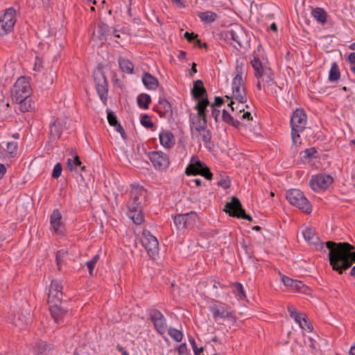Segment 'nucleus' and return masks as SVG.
Here are the masks:
<instances>
[{
    "label": "nucleus",
    "mask_w": 355,
    "mask_h": 355,
    "mask_svg": "<svg viewBox=\"0 0 355 355\" xmlns=\"http://www.w3.org/2000/svg\"><path fill=\"white\" fill-rule=\"evenodd\" d=\"M274 76V73L270 68H266L261 76H259L257 78L262 80L263 83V88L267 95L277 98L279 93L283 90V87L277 85Z\"/></svg>",
    "instance_id": "20e7f679"
},
{
    "label": "nucleus",
    "mask_w": 355,
    "mask_h": 355,
    "mask_svg": "<svg viewBox=\"0 0 355 355\" xmlns=\"http://www.w3.org/2000/svg\"><path fill=\"white\" fill-rule=\"evenodd\" d=\"M297 128L291 127V138L293 144H295L297 142V140L300 139V133L302 131H298L297 130Z\"/></svg>",
    "instance_id": "13d9d810"
},
{
    "label": "nucleus",
    "mask_w": 355,
    "mask_h": 355,
    "mask_svg": "<svg viewBox=\"0 0 355 355\" xmlns=\"http://www.w3.org/2000/svg\"><path fill=\"white\" fill-rule=\"evenodd\" d=\"M282 281L286 286L291 287V288H293V286H294L296 279H293L290 278L289 277L284 275L282 277Z\"/></svg>",
    "instance_id": "6e6d98bb"
},
{
    "label": "nucleus",
    "mask_w": 355,
    "mask_h": 355,
    "mask_svg": "<svg viewBox=\"0 0 355 355\" xmlns=\"http://www.w3.org/2000/svg\"><path fill=\"white\" fill-rule=\"evenodd\" d=\"M16 23V10L13 7L6 9L0 16V36H4L12 31Z\"/></svg>",
    "instance_id": "0eeeda50"
},
{
    "label": "nucleus",
    "mask_w": 355,
    "mask_h": 355,
    "mask_svg": "<svg viewBox=\"0 0 355 355\" xmlns=\"http://www.w3.org/2000/svg\"><path fill=\"white\" fill-rule=\"evenodd\" d=\"M31 92L30 83L24 76L19 78L11 89L12 100L19 104V109L22 112H29L33 108L31 98Z\"/></svg>",
    "instance_id": "f03ea898"
},
{
    "label": "nucleus",
    "mask_w": 355,
    "mask_h": 355,
    "mask_svg": "<svg viewBox=\"0 0 355 355\" xmlns=\"http://www.w3.org/2000/svg\"><path fill=\"white\" fill-rule=\"evenodd\" d=\"M62 215L58 209L53 210L50 216V223L55 234H62Z\"/></svg>",
    "instance_id": "393cba45"
},
{
    "label": "nucleus",
    "mask_w": 355,
    "mask_h": 355,
    "mask_svg": "<svg viewBox=\"0 0 355 355\" xmlns=\"http://www.w3.org/2000/svg\"><path fill=\"white\" fill-rule=\"evenodd\" d=\"M340 77V71L339 67L336 62L331 64V68L329 73V80L330 82H336L339 80Z\"/></svg>",
    "instance_id": "f704fd0d"
},
{
    "label": "nucleus",
    "mask_w": 355,
    "mask_h": 355,
    "mask_svg": "<svg viewBox=\"0 0 355 355\" xmlns=\"http://www.w3.org/2000/svg\"><path fill=\"white\" fill-rule=\"evenodd\" d=\"M232 93L234 97L236 100H237L241 103H246L247 96L245 94V87L238 88V89H232Z\"/></svg>",
    "instance_id": "a19ab883"
},
{
    "label": "nucleus",
    "mask_w": 355,
    "mask_h": 355,
    "mask_svg": "<svg viewBox=\"0 0 355 355\" xmlns=\"http://www.w3.org/2000/svg\"><path fill=\"white\" fill-rule=\"evenodd\" d=\"M286 199L293 206L306 214L312 211V206L304 193L297 189H292L286 192Z\"/></svg>",
    "instance_id": "39448f33"
},
{
    "label": "nucleus",
    "mask_w": 355,
    "mask_h": 355,
    "mask_svg": "<svg viewBox=\"0 0 355 355\" xmlns=\"http://www.w3.org/2000/svg\"><path fill=\"white\" fill-rule=\"evenodd\" d=\"M318 151L315 148H306L304 150L302 151L300 153V155H302V157L306 159L311 157H315V155L317 154Z\"/></svg>",
    "instance_id": "a18cd8bd"
},
{
    "label": "nucleus",
    "mask_w": 355,
    "mask_h": 355,
    "mask_svg": "<svg viewBox=\"0 0 355 355\" xmlns=\"http://www.w3.org/2000/svg\"><path fill=\"white\" fill-rule=\"evenodd\" d=\"M210 105V102L209 101L207 98H202L200 99L197 104L195 105L194 109L198 111L197 115L196 116L197 118H202L207 119V107Z\"/></svg>",
    "instance_id": "c85d7f7f"
},
{
    "label": "nucleus",
    "mask_w": 355,
    "mask_h": 355,
    "mask_svg": "<svg viewBox=\"0 0 355 355\" xmlns=\"http://www.w3.org/2000/svg\"><path fill=\"white\" fill-rule=\"evenodd\" d=\"M224 211L228 213L231 216L245 219L249 221L252 220V218L247 214L243 209L240 200L234 196L232 198L230 202L226 203Z\"/></svg>",
    "instance_id": "9d476101"
},
{
    "label": "nucleus",
    "mask_w": 355,
    "mask_h": 355,
    "mask_svg": "<svg viewBox=\"0 0 355 355\" xmlns=\"http://www.w3.org/2000/svg\"><path fill=\"white\" fill-rule=\"evenodd\" d=\"M67 168L69 171H73L77 168L78 166L81 167L82 171L85 170V166H81L82 162L78 155H75L73 159L69 158L67 162Z\"/></svg>",
    "instance_id": "58836bf2"
},
{
    "label": "nucleus",
    "mask_w": 355,
    "mask_h": 355,
    "mask_svg": "<svg viewBox=\"0 0 355 355\" xmlns=\"http://www.w3.org/2000/svg\"><path fill=\"white\" fill-rule=\"evenodd\" d=\"M311 14L318 24L322 25L326 24L328 15L324 8L320 7L313 8Z\"/></svg>",
    "instance_id": "7c9ffc66"
},
{
    "label": "nucleus",
    "mask_w": 355,
    "mask_h": 355,
    "mask_svg": "<svg viewBox=\"0 0 355 355\" xmlns=\"http://www.w3.org/2000/svg\"><path fill=\"white\" fill-rule=\"evenodd\" d=\"M235 73L236 75L232 80V89L244 87V83L242 77L244 73V67L242 63H236L235 67Z\"/></svg>",
    "instance_id": "bb28decb"
},
{
    "label": "nucleus",
    "mask_w": 355,
    "mask_h": 355,
    "mask_svg": "<svg viewBox=\"0 0 355 355\" xmlns=\"http://www.w3.org/2000/svg\"><path fill=\"white\" fill-rule=\"evenodd\" d=\"M210 311L215 320H217L218 318H232L233 321H235V317L233 315L232 312L229 311L224 306L220 304H214L211 306Z\"/></svg>",
    "instance_id": "412c9836"
},
{
    "label": "nucleus",
    "mask_w": 355,
    "mask_h": 355,
    "mask_svg": "<svg viewBox=\"0 0 355 355\" xmlns=\"http://www.w3.org/2000/svg\"><path fill=\"white\" fill-rule=\"evenodd\" d=\"M62 284L60 280L54 279L51 281L48 293V302L52 304L61 303L63 293Z\"/></svg>",
    "instance_id": "dca6fc26"
},
{
    "label": "nucleus",
    "mask_w": 355,
    "mask_h": 355,
    "mask_svg": "<svg viewBox=\"0 0 355 355\" xmlns=\"http://www.w3.org/2000/svg\"><path fill=\"white\" fill-rule=\"evenodd\" d=\"M211 116L214 118L216 122L218 121V118L220 114V111L218 110L216 107H211Z\"/></svg>",
    "instance_id": "e2e57ef3"
},
{
    "label": "nucleus",
    "mask_w": 355,
    "mask_h": 355,
    "mask_svg": "<svg viewBox=\"0 0 355 355\" xmlns=\"http://www.w3.org/2000/svg\"><path fill=\"white\" fill-rule=\"evenodd\" d=\"M96 36L101 41H106L108 38L112 39V37L119 38V31L112 27H110L105 23L98 24L96 31L94 32Z\"/></svg>",
    "instance_id": "f3484780"
},
{
    "label": "nucleus",
    "mask_w": 355,
    "mask_h": 355,
    "mask_svg": "<svg viewBox=\"0 0 355 355\" xmlns=\"http://www.w3.org/2000/svg\"><path fill=\"white\" fill-rule=\"evenodd\" d=\"M174 224L178 230L191 229L196 225L198 215L196 211H191L188 213L172 215Z\"/></svg>",
    "instance_id": "1a4fd4ad"
},
{
    "label": "nucleus",
    "mask_w": 355,
    "mask_h": 355,
    "mask_svg": "<svg viewBox=\"0 0 355 355\" xmlns=\"http://www.w3.org/2000/svg\"><path fill=\"white\" fill-rule=\"evenodd\" d=\"M99 260V256L95 255L92 259L86 263L90 276H93L94 269Z\"/></svg>",
    "instance_id": "de8ad7c7"
},
{
    "label": "nucleus",
    "mask_w": 355,
    "mask_h": 355,
    "mask_svg": "<svg viewBox=\"0 0 355 355\" xmlns=\"http://www.w3.org/2000/svg\"><path fill=\"white\" fill-rule=\"evenodd\" d=\"M118 62L122 71L128 74L133 73L134 65L128 59L120 57Z\"/></svg>",
    "instance_id": "72a5a7b5"
},
{
    "label": "nucleus",
    "mask_w": 355,
    "mask_h": 355,
    "mask_svg": "<svg viewBox=\"0 0 355 355\" xmlns=\"http://www.w3.org/2000/svg\"><path fill=\"white\" fill-rule=\"evenodd\" d=\"M18 145L17 142H8L7 143V150L11 157H14L17 154Z\"/></svg>",
    "instance_id": "8fccbe9b"
},
{
    "label": "nucleus",
    "mask_w": 355,
    "mask_h": 355,
    "mask_svg": "<svg viewBox=\"0 0 355 355\" xmlns=\"http://www.w3.org/2000/svg\"><path fill=\"white\" fill-rule=\"evenodd\" d=\"M141 241L142 245L150 257L154 258L158 254V241L157 238L150 232V231L147 230H144L143 231Z\"/></svg>",
    "instance_id": "f8f14e48"
},
{
    "label": "nucleus",
    "mask_w": 355,
    "mask_h": 355,
    "mask_svg": "<svg viewBox=\"0 0 355 355\" xmlns=\"http://www.w3.org/2000/svg\"><path fill=\"white\" fill-rule=\"evenodd\" d=\"M51 349V345L47 344L44 341H40L35 349V354L36 355H48Z\"/></svg>",
    "instance_id": "ea45409f"
},
{
    "label": "nucleus",
    "mask_w": 355,
    "mask_h": 355,
    "mask_svg": "<svg viewBox=\"0 0 355 355\" xmlns=\"http://www.w3.org/2000/svg\"><path fill=\"white\" fill-rule=\"evenodd\" d=\"M198 17L205 23H211L216 20L217 15L211 11H206L199 13Z\"/></svg>",
    "instance_id": "79ce46f5"
},
{
    "label": "nucleus",
    "mask_w": 355,
    "mask_h": 355,
    "mask_svg": "<svg viewBox=\"0 0 355 355\" xmlns=\"http://www.w3.org/2000/svg\"><path fill=\"white\" fill-rule=\"evenodd\" d=\"M304 239L311 244H315L318 237L315 234V230L311 227H306L302 232Z\"/></svg>",
    "instance_id": "473e14b6"
},
{
    "label": "nucleus",
    "mask_w": 355,
    "mask_h": 355,
    "mask_svg": "<svg viewBox=\"0 0 355 355\" xmlns=\"http://www.w3.org/2000/svg\"><path fill=\"white\" fill-rule=\"evenodd\" d=\"M137 101L139 107L146 110L151 102V98L150 95L143 93L137 96Z\"/></svg>",
    "instance_id": "e433bc0d"
},
{
    "label": "nucleus",
    "mask_w": 355,
    "mask_h": 355,
    "mask_svg": "<svg viewBox=\"0 0 355 355\" xmlns=\"http://www.w3.org/2000/svg\"><path fill=\"white\" fill-rule=\"evenodd\" d=\"M287 310H288V312L289 313L290 316L292 318H294L295 316L299 315L300 313L297 312L296 309L292 305H288L287 306Z\"/></svg>",
    "instance_id": "052dcab7"
},
{
    "label": "nucleus",
    "mask_w": 355,
    "mask_h": 355,
    "mask_svg": "<svg viewBox=\"0 0 355 355\" xmlns=\"http://www.w3.org/2000/svg\"><path fill=\"white\" fill-rule=\"evenodd\" d=\"M293 289L302 293H306L309 291V287L302 282L297 279Z\"/></svg>",
    "instance_id": "49530a36"
},
{
    "label": "nucleus",
    "mask_w": 355,
    "mask_h": 355,
    "mask_svg": "<svg viewBox=\"0 0 355 355\" xmlns=\"http://www.w3.org/2000/svg\"><path fill=\"white\" fill-rule=\"evenodd\" d=\"M347 60L349 63L355 64V52L350 53L348 55Z\"/></svg>",
    "instance_id": "774afa93"
},
{
    "label": "nucleus",
    "mask_w": 355,
    "mask_h": 355,
    "mask_svg": "<svg viewBox=\"0 0 355 355\" xmlns=\"http://www.w3.org/2000/svg\"><path fill=\"white\" fill-rule=\"evenodd\" d=\"M116 128V130L119 132L123 138L125 137V131L122 125L118 123L117 125H114Z\"/></svg>",
    "instance_id": "338daca9"
},
{
    "label": "nucleus",
    "mask_w": 355,
    "mask_h": 355,
    "mask_svg": "<svg viewBox=\"0 0 355 355\" xmlns=\"http://www.w3.org/2000/svg\"><path fill=\"white\" fill-rule=\"evenodd\" d=\"M306 315H304L303 313H299V315L295 316L293 319L300 327L303 322V318H306Z\"/></svg>",
    "instance_id": "69168bd1"
},
{
    "label": "nucleus",
    "mask_w": 355,
    "mask_h": 355,
    "mask_svg": "<svg viewBox=\"0 0 355 355\" xmlns=\"http://www.w3.org/2000/svg\"><path fill=\"white\" fill-rule=\"evenodd\" d=\"M160 144L165 148L170 149L175 144L173 134L168 130H163L159 135Z\"/></svg>",
    "instance_id": "b1692460"
},
{
    "label": "nucleus",
    "mask_w": 355,
    "mask_h": 355,
    "mask_svg": "<svg viewBox=\"0 0 355 355\" xmlns=\"http://www.w3.org/2000/svg\"><path fill=\"white\" fill-rule=\"evenodd\" d=\"M191 94L193 98L198 100V101L202 98H207V91L202 80H198L194 82L193 87L191 89Z\"/></svg>",
    "instance_id": "cd10ccee"
},
{
    "label": "nucleus",
    "mask_w": 355,
    "mask_h": 355,
    "mask_svg": "<svg viewBox=\"0 0 355 355\" xmlns=\"http://www.w3.org/2000/svg\"><path fill=\"white\" fill-rule=\"evenodd\" d=\"M67 254V251L64 250V249H62L60 250H58L57 252H56V255H55V260H56V262H57V265L58 266V268L60 269V266L62 262V259Z\"/></svg>",
    "instance_id": "603ef678"
},
{
    "label": "nucleus",
    "mask_w": 355,
    "mask_h": 355,
    "mask_svg": "<svg viewBox=\"0 0 355 355\" xmlns=\"http://www.w3.org/2000/svg\"><path fill=\"white\" fill-rule=\"evenodd\" d=\"M198 133L197 137H200L201 140L203 141L205 148L211 149L213 143L211 141V131L206 127L203 130L197 131Z\"/></svg>",
    "instance_id": "2f4dec72"
},
{
    "label": "nucleus",
    "mask_w": 355,
    "mask_h": 355,
    "mask_svg": "<svg viewBox=\"0 0 355 355\" xmlns=\"http://www.w3.org/2000/svg\"><path fill=\"white\" fill-rule=\"evenodd\" d=\"M130 196V200L127 205L128 209L130 213V217L134 223L140 225L144 221L142 210L143 203L146 197V190L140 185L132 184Z\"/></svg>",
    "instance_id": "7ed1b4c3"
},
{
    "label": "nucleus",
    "mask_w": 355,
    "mask_h": 355,
    "mask_svg": "<svg viewBox=\"0 0 355 355\" xmlns=\"http://www.w3.org/2000/svg\"><path fill=\"white\" fill-rule=\"evenodd\" d=\"M222 37L227 43L236 46V43L239 47L243 46V42L246 39L245 31L239 26H234L230 29L222 33Z\"/></svg>",
    "instance_id": "6e6552de"
},
{
    "label": "nucleus",
    "mask_w": 355,
    "mask_h": 355,
    "mask_svg": "<svg viewBox=\"0 0 355 355\" xmlns=\"http://www.w3.org/2000/svg\"><path fill=\"white\" fill-rule=\"evenodd\" d=\"M141 124L147 128H151L154 126V123L150 119V116L147 114H144L140 120Z\"/></svg>",
    "instance_id": "3c124183"
},
{
    "label": "nucleus",
    "mask_w": 355,
    "mask_h": 355,
    "mask_svg": "<svg viewBox=\"0 0 355 355\" xmlns=\"http://www.w3.org/2000/svg\"><path fill=\"white\" fill-rule=\"evenodd\" d=\"M306 124V114L304 110L296 109L291 119V126L297 128V130L303 131Z\"/></svg>",
    "instance_id": "a211bd4d"
},
{
    "label": "nucleus",
    "mask_w": 355,
    "mask_h": 355,
    "mask_svg": "<svg viewBox=\"0 0 355 355\" xmlns=\"http://www.w3.org/2000/svg\"><path fill=\"white\" fill-rule=\"evenodd\" d=\"M62 171V164L58 162L54 166L51 176L53 178H58L61 175Z\"/></svg>",
    "instance_id": "864d4df0"
},
{
    "label": "nucleus",
    "mask_w": 355,
    "mask_h": 355,
    "mask_svg": "<svg viewBox=\"0 0 355 355\" xmlns=\"http://www.w3.org/2000/svg\"><path fill=\"white\" fill-rule=\"evenodd\" d=\"M178 352L180 355L186 354L187 352V347L186 343L181 344L178 348Z\"/></svg>",
    "instance_id": "0e129e2a"
},
{
    "label": "nucleus",
    "mask_w": 355,
    "mask_h": 355,
    "mask_svg": "<svg viewBox=\"0 0 355 355\" xmlns=\"http://www.w3.org/2000/svg\"><path fill=\"white\" fill-rule=\"evenodd\" d=\"M67 121L63 119H57L50 125V135L52 139H58L64 129H67Z\"/></svg>",
    "instance_id": "aec40b11"
},
{
    "label": "nucleus",
    "mask_w": 355,
    "mask_h": 355,
    "mask_svg": "<svg viewBox=\"0 0 355 355\" xmlns=\"http://www.w3.org/2000/svg\"><path fill=\"white\" fill-rule=\"evenodd\" d=\"M142 83L145 87L150 90H155L159 85V81L157 78L153 76L149 73H144L143 74Z\"/></svg>",
    "instance_id": "c756f323"
},
{
    "label": "nucleus",
    "mask_w": 355,
    "mask_h": 355,
    "mask_svg": "<svg viewBox=\"0 0 355 355\" xmlns=\"http://www.w3.org/2000/svg\"><path fill=\"white\" fill-rule=\"evenodd\" d=\"M333 178L327 174H318L313 175L309 181L311 188L315 191L325 190L333 182Z\"/></svg>",
    "instance_id": "2eb2a0df"
},
{
    "label": "nucleus",
    "mask_w": 355,
    "mask_h": 355,
    "mask_svg": "<svg viewBox=\"0 0 355 355\" xmlns=\"http://www.w3.org/2000/svg\"><path fill=\"white\" fill-rule=\"evenodd\" d=\"M31 322L32 318L29 310L21 309L12 318V324L20 329L28 325Z\"/></svg>",
    "instance_id": "6ab92c4d"
},
{
    "label": "nucleus",
    "mask_w": 355,
    "mask_h": 355,
    "mask_svg": "<svg viewBox=\"0 0 355 355\" xmlns=\"http://www.w3.org/2000/svg\"><path fill=\"white\" fill-rule=\"evenodd\" d=\"M157 112L161 117L171 118L173 114L172 106L164 97H159Z\"/></svg>",
    "instance_id": "4be33fe9"
},
{
    "label": "nucleus",
    "mask_w": 355,
    "mask_h": 355,
    "mask_svg": "<svg viewBox=\"0 0 355 355\" xmlns=\"http://www.w3.org/2000/svg\"><path fill=\"white\" fill-rule=\"evenodd\" d=\"M107 119L108 123L111 126L117 125L118 121L116 119V116L114 112L107 109Z\"/></svg>",
    "instance_id": "09e8293b"
},
{
    "label": "nucleus",
    "mask_w": 355,
    "mask_h": 355,
    "mask_svg": "<svg viewBox=\"0 0 355 355\" xmlns=\"http://www.w3.org/2000/svg\"><path fill=\"white\" fill-rule=\"evenodd\" d=\"M166 331L175 341L180 342L182 340L183 334L182 331H180V330L173 327H169L167 328Z\"/></svg>",
    "instance_id": "37998d69"
},
{
    "label": "nucleus",
    "mask_w": 355,
    "mask_h": 355,
    "mask_svg": "<svg viewBox=\"0 0 355 355\" xmlns=\"http://www.w3.org/2000/svg\"><path fill=\"white\" fill-rule=\"evenodd\" d=\"M222 120L228 125L236 128H239L241 125L240 121L234 119V117L225 110H223Z\"/></svg>",
    "instance_id": "c9c22d12"
},
{
    "label": "nucleus",
    "mask_w": 355,
    "mask_h": 355,
    "mask_svg": "<svg viewBox=\"0 0 355 355\" xmlns=\"http://www.w3.org/2000/svg\"><path fill=\"white\" fill-rule=\"evenodd\" d=\"M184 38L189 42H196V40L198 39L197 35H195L193 33H189L186 32L184 35Z\"/></svg>",
    "instance_id": "bf43d9fd"
},
{
    "label": "nucleus",
    "mask_w": 355,
    "mask_h": 355,
    "mask_svg": "<svg viewBox=\"0 0 355 355\" xmlns=\"http://www.w3.org/2000/svg\"><path fill=\"white\" fill-rule=\"evenodd\" d=\"M148 316L156 331L160 335H164L167 331L166 319L164 315L159 310L153 309L148 311Z\"/></svg>",
    "instance_id": "4468645a"
},
{
    "label": "nucleus",
    "mask_w": 355,
    "mask_h": 355,
    "mask_svg": "<svg viewBox=\"0 0 355 355\" xmlns=\"http://www.w3.org/2000/svg\"><path fill=\"white\" fill-rule=\"evenodd\" d=\"M49 311L52 318L57 324L63 323L64 318L68 314V311L63 309L58 304L50 306Z\"/></svg>",
    "instance_id": "5701e85b"
},
{
    "label": "nucleus",
    "mask_w": 355,
    "mask_h": 355,
    "mask_svg": "<svg viewBox=\"0 0 355 355\" xmlns=\"http://www.w3.org/2000/svg\"><path fill=\"white\" fill-rule=\"evenodd\" d=\"M326 247L329 250V260L334 270L342 274L355 263L354 247L347 242H326Z\"/></svg>",
    "instance_id": "f257e3e1"
},
{
    "label": "nucleus",
    "mask_w": 355,
    "mask_h": 355,
    "mask_svg": "<svg viewBox=\"0 0 355 355\" xmlns=\"http://www.w3.org/2000/svg\"><path fill=\"white\" fill-rule=\"evenodd\" d=\"M223 104V99L220 96H216L214 103L211 105V107H220Z\"/></svg>",
    "instance_id": "680f3d73"
},
{
    "label": "nucleus",
    "mask_w": 355,
    "mask_h": 355,
    "mask_svg": "<svg viewBox=\"0 0 355 355\" xmlns=\"http://www.w3.org/2000/svg\"><path fill=\"white\" fill-rule=\"evenodd\" d=\"M300 328H302L304 330H306L309 332H311L313 331V328L311 322L307 320V318H303V322L302 325L300 326Z\"/></svg>",
    "instance_id": "4d7b16f0"
},
{
    "label": "nucleus",
    "mask_w": 355,
    "mask_h": 355,
    "mask_svg": "<svg viewBox=\"0 0 355 355\" xmlns=\"http://www.w3.org/2000/svg\"><path fill=\"white\" fill-rule=\"evenodd\" d=\"M218 185L224 188L228 189L231 186V182L228 177H222L218 182Z\"/></svg>",
    "instance_id": "5fc2aeb1"
},
{
    "label": "nucleus",
    "mask_w": 355,
    "mask_h": 355,
    "mask_svg": "<svg viewBox=\"0 0 355 355\" xmlns=\"http://www.w3.org/2000/svg\"><path fill=\"white\" fill-rule=\"evenodd\" d=\"M251 64L254 70V76L256 78L261 76L266 68L262 66L261 60L257 56H254L253 59L251 60Z\"/></svg>",
    "instance_id": "4c0bfd02"
},
{
    "label": "nucleus",
    "mask_w": 355,
    "mask_h": 355,
    "mask_svg": "<svg viewBox=\"0 0 355 355\" xmlns=\"http://www.w3.org/2000/svg\"><path fill=\"white\" fill-rule=\"evenodd\" d=\"M232 290L239 298L243 299L245 297L243 286L241 283L235 282L232 285Z\"/></svg>",
    "instance_id": "c03bdc74"
},
{
    "label": "nucleus",
    "mask_w": 355,
    "mask_h": 355,
    "mask_svg": "<svg viewBox=\"0 0 355 355\" xmlns=\"http://www.w3.org/2000/svg\"><path fill=\"white\" fill-rule=\"evenodd\" d=\"M94 79L97 94L100 99L105 105L107 101L108 84L105 74L102 71L94 73Z\"/></svg>",
    "instance_id": "ddd939ff"
},
{
    "label": "nucleus",
    "mask_w": 355,
    "mask_h": 355,
    "mask_svg": "<svg viewBox=\"0 0 355 355\" xmlns=\"http://www.w3.org/2000/svg\"><path fill=\"white\" fill-rule=\"evenodd\" d=\"M189 124L191 131L192 134H193V131L203 130L207 127V119L197 118L193 114H191L189 116Z\"/></svg>",
    "instance_id": "a878e982"
},
{
    "label": "nucleus",
    "mask_w": 355,
    "mask_h": 355,
    "mask_svg": "<svg viewBox=\"0 0 355 355\" xmlns=\"http://www.w3.org/2000/svg\"><path fill=\"white\" fill-rule=\"evenodd\" d=\"M185 173L187 175H200L208 180H211L213 176L208 166L200 161L197 156L191 157L190 163L186 168Z\"/></svg>",
    "instance_id": "423d86ee"
},
{
    "label": "nucleus",
    "mask_w": 355,
    "mask_h": 355,
    "mask_svg": "<svg viewBox=\"0 0 355 355\" xmlns=\"http://www.w3.org/2000/svg\"><path fill=\"white\" fill-rule=\"evenodd\" d=\"M148 158L150 159L153 167L157 171H166L169 166V157L162 151L156 150L149 152L148 153Z\"/></svg>",
    "instance_id": "9b49d317"
}]
</instances>
